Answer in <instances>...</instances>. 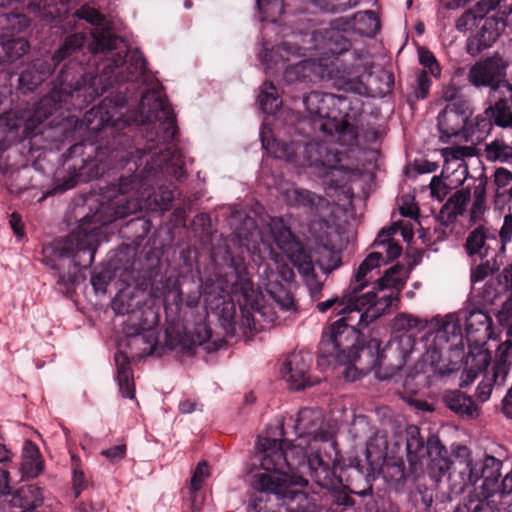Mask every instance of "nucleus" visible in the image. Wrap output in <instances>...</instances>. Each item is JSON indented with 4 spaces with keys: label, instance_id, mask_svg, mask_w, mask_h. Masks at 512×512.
Listing matches in <instances>:
<instances>
[{
    "label": "nucleus",
    "instance_id": "f257e3e1",
    "mask_svg": "<svg viewBox=\"0 0 512 512\" xmlns=\"http://www.w3.org/2000/svg\"><path fill=\"white\" fill-rule=\"evenodd\" d=\"M147 62L139 49L130 57L127 79L132 80L124 90L119 89L116 98H107L104 104L87 113L88 128L101 138H108L97 146L84 143L72 145L64 154L67 175L56 183L55 193L74 188L79 182L104 177L110 161L120 159L121 154L131 151L128 158L145 162L141 169L164 179L168 176L182 182L186 170L176 158L173 141L178 134L172 106L156 90L141 91L146 83Z\"/></svg>",
    "mask_w": 512,
    "mask_h": 512
},
{
    "label": "nucleus",
    "instance_id": "f03ea898",
    "mask_svg": "<svg viewBox=\"0 0 512 512\" xmlns=\"http://www.w3.org/2000/svg\"><path fill=\"white\" fill-rule=\"evenodd\" d=\"M87 38L82 33H74L65 37L57 49L51 54L35 58L23 64L18 78V89L23 93L33 92L48 79L57 69L56 77L51 81L50 91L35 104L28 117L25 130L28 134H40V125L47 121L48 126H58L62 121L78 122L79 116L72 112H81L96 98L110 90L101 103L91 108H99L109 97L116 98L119 89L124 90L132 80L127 79V66L131 54L125 41L110 31L96 28L92 32V40L88 44L90 54H103L105 63L100 75L90 64V56L84 52ZM84 114L83 122L88 128Z\"/></svg>",
    "mask_w": 512,
    "mask_h": 512
},
{
    "label": "nucleus",
    "instance_id": "7ed1b4c3",
    "mask_svg": "<svg viewBox=\"0 0 512 512\" xmlns=\"http://www.w3.org/2000/svg\"><path fill=\"white\" fill-rule=\"evenodd\" d=\"M126 151L120 159L104 163L107 176L113 170H122L117 183L111 182L105 188L102 200L93 214H86L79 220L76 230L64 238L56 239L53 252L61 259H69L67 274L59 272L57 286L60 292L69 293L80 282V268H88L94 261L99 245L101 228L118 219L141 211L147 202L153 201L161 210H169L174 200V191L157 178V172L149 174L139 171L138 160L128 158Z\"/></svg>",
    "mask_w": 512,
    "mask_h": 512
},
{
    "label": "nucleus",
    "instance_id": "20e7f679",
    "mask_svg": "<svg viewBox=\"0 0 512 512\" xmlns=\"http://www.w3.org/2000/svg\"><path fill=\"white\" fill-rule=\"evenodd\" d=\"M316 413L309 408L299 411L294 425L298 436L315 433L320 441L310 453L297 449L285 438L284 424L269 429L266 437H259L256 443L259 451L262 473L253 476L252 486L264 493L273 495L288 512H313L308 494L302 488L308 480L295 473L299 467H307L312 480L322 488H330L335 481V467L339 463L337 442L326 431H316Z\"/></svg>",
    "mask_w": 512,
    "mask_h": 512
},
{
    "label": "nucleus",
    "instance_id": "39448f33",
    "mask_svg": "<svg viewBox=\"0 0 512 512\" xmlns=\"http://www.w3.org/2000/svg\"><path fill=\"white\" fill-rule=\"evenodd\" d=\"M258 235L255 220L245 216L242 223L235 227L234 232L226 241V258L229 260L230 272L225 275V284L236 298L241 317L236 320V307L233 302L223 304L219 321L228 336L236 334V328L249 331H260L268 324L275 323L277 317L272 308L265 304L264 296L258 287H255L252 277L245 265V254L251 250V244L256 242Z\"/></svg>",
    "mask_w": 512,
    "mask_h": 512
},
{
    "label": "nucleus",
    "instance_id": "423d86ee",
    "mask_svg": "<svg viewBox=\"0 0 512 512\" xmlns=\"http://www.w3.org/2000/svg\"><path fill=\"white\" fill-rule=\"evenodd\" d=\"M351 320L352 317L339 318L323 330L318 346V366L332 363L344 366L342 375L347 381H355L372 370H376L380 379L391 377L380 371L385 359L381 341L366 338L357 329L359 325H366L349 322Z\"/></svg>",
    "mask_w": 512,
    "mask_h": 512
},
{
    "label": "nucleus",
    "instance_id": "0eeeda50",
    "mask_svg": "<svg viewBox=\"0 0 512 512\" xmlns=\"http://www.w3.org/2000/svg\"><path fill=\"white\" fill-rule=\"evenodd\" d=\"M325 54L332 58L319 59L322 78L333 80L337 89H346L361 94L365 91L362 77L369 66L366 52L350 51L351 43L344 33L337 28L325 29L322 33Z\"/></svg>",
    "mask_w": 512,
    "mask_h": 512
},
{
    "label": "nucleus",
    "instance_id": "6e6552de",
    "mask_svg": "<svg viewBox=\"0 0 512 512\" xmlns=\"http://www.w3.org/2000/svg\"><path fill=\"white\" fill-rule=\"evenodd\" d=\"M455 457L456 461L452 462L453 468L447 474L451 493L460 494L469 486H478L485 498L496 495L502 461L490 455L482 460L473 461L466 446H458Z\"/></svg>",
    "mask_w": 512,
    "mask_h": 512
},
{
    "label": "nucleus",
    "instance_id": "1a4fd4ad",
    "mask_svg": "<svg viewBox=\"0 0 512 512\" xmlns=\"http://www.w3.org/2000/svg\"><path fill=\"white\" fill-rule=\"evenodd\" d=\"M352 94H334V104L329 119L322 121L320 132L331 140H336L344 146H355L358 144L359 122L363 112V100L360 98L367 91L361 94L351 90L343 89Z\"/></svg>",
    "mask_w": 512,
    "mask_h": 512
},
{
    "label": "nucleus",
    "instance_id": "9d476101",
    "mask_svg": "<svg viewBox=\"0 0 512 512\" xmlns=\"http://www.w3.org/2000/svg\"><path fill=\"white\" fill-rule=\"evenodd\" d=\"M407 460L414 467L422 458L429 456L430 461L427 472L431 479L439 482L452 468V461L448 456L447 448L436 435H430L425 439L420 428L410 425L406 429Z\"/></svg>",
    "mask_w": 512,
    "mask_h": 512
},
{
    "label": "nucleus",
    "instance_id": "9b49d317",
    "mask_svg": "<svg viewBox=\"0 0 512 512\" xmlns=\"http://www.w3.org/2000/svg\"><path fill=\"white\" fill-rule=\"evenodd\" d=\"M302 155V164L318 169L323 177L332 176L328 182L329 188L341 189L342 192L348 191L344 177L333 179L336 171L345 175L354 174L356 171L354 166L348 164V156L345 152L325 142H309L303 146Z\"/></svg>",
    "mask_w": 512,
    "mask_h": 512
},
{
    "label": "nucleus",
    "instance_id": "f8f14e48",
    "mask_svg": "<svg viewBox=\"0 0 512 512\" xmlns=\"http://www.w3.org/2000/svg\"><path fill=\"white\" fill-rule=\"evenodd\" d=\"M404 269V265L397 263L374 281L372 290L375 291V298L373 302L363 306L358 314L357 324L368 325L372 318L379 316L390 308L394 301L399 300L398 293L405 285Z\"/></svg>",
    "mask_w": 512,
    "mask_h": 512
},
{
    "label": "nucleus",
    "instance_id": "ddd939ff",
    "mask_svg": "<svg viewBox=\"0 0 512 512\" xmlns=\"http://www.w3.org/2000/svg\"><path fill=\"white\" fill-rule=\"evenodd\" d=\"M269 229L276 246L287 255L298 272L307 280H314L315 269L311 252L293 234L284 219L271 218Z\"/></svg>",
    "mask_w": 512,
    "mask_h": 512
},
{
    "label": "nucleus",
    "instance_id": "4468645a",
    "mask_svg": "<svg viewBox=\"0 0 512 512\" xmlns=\"http://www.w3.org/2000/svg\"><path fill=\"white\" fill-rule=\"evenodd\" d=\"M507 68V61L495 54L473 64L468 71L467 80L475 88L488 87L489 97L495 98L502 89H512V84L507 79Z\"/></svg>",
    "mask_w": 512,
    "mask_h": 512
},
{
    "label": "nucleus",
    "instance_id": "2eb2a0df",
    "mask_svg": "<svg viewBox=\"0 0 512 512\" xmlns=\"http://www.w3.org/2000/svg\"><path fill=\"white\" fill-rule=\"evenodd\" d=\"M507 68V61L495 54L473 64L468 71L467 80L475 88L488 87L489 97L495 98L502 89H512V84L507 79Z\"/></svg>",
    "mask_w": 512,
    "mask_h": 512
},
{
    "label": "nucleus",
    "instance_id": "dca6fc26",
    "mask_svg": "<svg viewBox=\"0 0 512 512\" xmlns=\"http://www.w3.org/2000/svg\"><path fill=\"white\" fill-rule=\"evenodd\" d=\"M334 94L321 91L292 95V109L305 113L314 130L320 131L322 121L329 119L334 104Z\"/></svg>",
    "mask_w": 512,
    "mask_h": 512
},
{
    "label": "nucleus",
    "instance_id": "f3484780",
    "mask_svg": "<svg viewBox=\"0 0 512 512\" xmlns=\"http://www.w3.org/2000/svg\"><path fill=\"white\" fill-rule=\"evenodd\" d=\"M382 260L383 254L381 252H371L367 255L357 268L348 286V293L345 297L346 302L350 303V305L355 302H360L362 305L373 302L375 291L370 290L366 293H362V291L372 280L373 272L379 273Z\"/></svg>",
    "mask_w": 512,
    "mask_h": 512
},
{
    "label": "nucleus",
    "instance_id": "a211bd4d",
    "mask_svg": "<svg viewBox=\"0 0 512 512\" xmlns=\"http://www.w3.org/2000/svg\"><path fill=\"white\" fill-rule=\"evenodd\" d=\"M472 114L473 107L467 99H459L455 103H448L437 117L440 139L447 142L450 138L461 133L465 135L467 123Z\"/></svg>",
    "mask_w": 512,
    "mask_h": 512
},
{
    "label": "nucleus",
    "instance_id": "6ab92c4d",
    "mask_svg": "<svg viewBox=\"0 0 512 512\" xmlns=\"http://www.w3.org/2000/svg\"><path fill=\"white\" fill-rule=\"evenodd\" d=\"M312 356L310 353L294 352L284 362V377L292 389L302 390L318 383V379L309 374Z\"/></svg>",
    "mask_w": 512,
    "mask_h": 512
},
{
    "label": "nucleus",
    "instance_id": "aec40b11",
    "mask_svg": "<svg viewBox=\"0 0 512 512\" xmlns=\"http://www.w3.org/2000/svg\"><path fill=\"white\" fill-rule=\"evenodd\" d=\"M212 337L211 329L205 323L195 326L193 333L184 332L174 328L166 330V345L172 350L191 353L195 347L202 345Z\"/></svg>",
    "mask_w": 512,
    "mask_h": 512
},
{
    "label": "nucleus",
    "instance_id": "412c9836",
    "mask_svg": "<svg viewBox=\"0 0 512 512\" xmlns=\"http://www.w3.org/2000/svg\"><path fill=\"white\" fill-rule=\"evenodd\" d=\"M314 65L310 61H300L285 68L282 92L286 98L292 101V95H301L305 92L307 83L312 81L311 73Z\"/></svg>",
    "mask_w": 512,
    "mask_h": 512
},
{
    "label": "nucleus",
    "instance_id": "4be33fe9",
    "mask_svg": "<svg viewBox=\"0 0 512 512\" xmlns=\"http://www.w3.org/2000/svg\"><path fill=\"white\" fill-rule=\"evenodd\" d=\"M503 23L495 17H486L482 21L479 31L468 38L467 53L471 56L479 55L483 50L491 47L500 36Z\"/></svg>",
    "mask_w": 512,
    "mask_h": 512
},
{
    "label": "nucleus",
    "instance_id": "5701e85b",
    "mask_svg": "<svg viewBox=\"0 0 512 512\" xmlns=\"http://www.w3.org/2000/svg\"><path fill=\"white\" fill-rule=\"evenodd\" d=\"M445 406L458 417L466 420L479 416V407L474 399L461 390L446 391L442 397Z\"/></svg>",
    "mask_w": 512,
    "mask_h": 512
},
{
    "label": "nucleus",
    "instance_id": "b1692460",
    "mask_svg": "<svg viewBox=\"0 0 512 512\" xmlns=\"http://www.w3.org/2000/svg\"><path fill=\"white\" fill-rule=\"evenodd\" d=\"M327 507L330 512H363V507L354 496L350 489L343 484L331 486L327 496Z\"/></svg>",
    "mask_w": 512,
    "mask_h": 512
},
{
    "label": "nucleus",
    "instance_id": "393cba45",
    "mask_svg": "<svg viewBox=\"0 0 512 512\" xmlns=\"http://www.w3.org/2000/svg\"><path fill=\"white\" fill-rule=\"evenodd\" d=\"M509 371L510 367H508L505 359L495 358L491 375H485L483 380L477 386L476 395L478 399L482 402L488 400L494 386L504 385Z\"/></svg>",
    "mask_w": 512,
    "mask_h": 512
},
{
    "label": "nucleus",
    "instance_id": "a878e982",
    "mask_svg": "<svg viewBox=\"0 0 512 512\" xmlns=\"http://www.w3.org/2000/svg\"><path fill=\"white\" fill-rule=\"evenodd\" d=\"M115 363L117 368L116 381L121 395L125 398H135V384L133 370L127 354L119 351L115 354Z\"/></svg>",
    "mask_w": 512,
    "mask_h": 512
},
{
    "label": "nucleus",
    "instance_id": "bb28decb",
    "mask_svg": "<svg viewBox=\"0 0 512 512\" xmlns=\"http://www.w3.org/2000/svg\"><path fill=\"white\" fill-rule=\"evenodd\" d=\"M43 503L42 489L36 485H25L16 490L12 495L10 504L13 508L21 509V512H33Z\"/></svg>",
    "mask_w": 512,
    "mask_h": 512
},
{
    "label": "nucleus",
    "instance_id": "cd10ccee",
    "mask_svg": "<svg viewBox=\"0 0 512 512\" xmlns=\"http://www.w3.org/2000/svg\"><path fill=\"white\" fill-rule=\"evenodd\" d=\"M470 198L471 192L469 189L456 191L442 206L439 212V218L445 225L453 223L458 216H462L465 213Z\"/></svg>",
    "mask_w": 512,
    "mask_h": 512
},
{
    "label": "nucleus",
    "instance_id": "c85d7f7f",
    "mask_svg": "<svg viewBox=\"0 0 512 512\" xmlns=\"http://www.w3.org/2000/svg\"><path fill=\"white\" fill-rule=\"evenodd\" d=\"M262 146L275 158L285 159L287 162L300 164L298 152H302L303 146L295 142H286L273 139L271 142L261 138Z\"/></svg>",
    "mask_w": 512,
    "mask_h": 512
},
{
    "label": "nucleus",
    "instance_id": "c756f323",
    "mask_svg": "<svg viewBox=\"0 0 512 512\" xmlns=\"http://www.w3.org/2000/svg\"><path fill=\"white\" fill-rule=\"evenodd\" d=\"M348 288L344 291L341 298L335 297L332 299H328L323 302H319L317 304L318 311L324 313L328 311L330 308H334V311L343 317H352L350 322L355 323L358 318V314L362 311L363 306L360 302H355L350 305V303L346 302L345 297L347 296Z\"/></svg>",
    "mask_w": 512,
    "mask_h": 512
},
{
    "label": "nucleus",
    "instance_id": "7c9ffc66",
    "mask_svg": "<svg viewBox=\"0 0 512 512\" xmlns=\"http://www.w3.org/2000/svg\"><path fill=\"white\" fill-rule=\"evenodd\" d=\"M29 25L30 20L24 14L0 11V39L15 37Z\"/></svg>",
    "mask_w": 512,
    "mask_h": 512
},
{
    "label": "nucleus",
    "instance_id": "2f4dec72",
    "mask_svg": "<svg viewBox=\"0 0 512 512\" xmlns=\"http://www.w3.org/2000/svg\"><path fill=\"white\" fill-rule=\"evenodd\" d=\"M291 287V285L284 284L277 279H269L266 284V291L281 310L290 311L295 310Z\"/></svg>",
    "mask_w": 512,
    "mask_h": 512
},
{
    "label": "nucleus",
    "instance_id": "473e14b6",
    "mask_svg": "<svg viewBox=\"0 0 512 512\" xmlns=\"http://www.w3.org/2000/svg\"><path fill=\"white\" fill-rule=\"evenodd\" d=\"M69 0H32L29 3L30 12L41 20L52 22L61 16V6H64Z\"/></svg>",
    "mask_w": 512,
    "mask_h": 512
},
{
    "label": "nucleus",
    "instance_id": "72a5a7b5",
    "mask_svg": "<svg viewBox=\"0 0 512 512\" xmlns=\"http://www.w3.org/2000/svg\"><path fill=\"white\" fill-rule=\"evenodd\" d=\"M287 201L290 205L309 209L316 212L319 205L325 202L324 198L303 188H294L287 191Z\"/></svg>",
    "mask_w": 512,
    "mask_h": 512
},
{
    "label": "nucleus",
    "instance_id": "f704fd0d",
    "mask_svg": "<svg viewBox=\"0 0 512 512\" xmlns=\"http://www.w3.org/2000/svg\"><path fill=\"white\" fill-rule=\"evenodd\" d=\"M450 342L449 349L462 342L461 327L455 322H444L435 333L433 346L435 350H442Z\"/></svg>",
    "mask_w": 512,
    "mask_h": 512
},
{
    "label": "nucleus",
    "instance_id": "c9c22d12",
    "mask_svg": "<svg viewBox=\"0 0 512 512\" xmlns=\"http://www.w3.org/2000/svg\"><path fill=\"white\" fill-rule=\"evenodd\" d=\"M493 125H495L494 119L487 107L483 113L478 114L473 120H468L465 136L477 134V139H481L491 132Z\"/></svg>",
    "mask_w": 512,
    "mask_h": 512
},
{
    "label": "nucleus",
    "instance_id": "e433bc0d",
    "mask_svg": "<svg viewBox=\"0 0 512 512\" xmlns=\"http://www.w3.org/2000/svg\"><path fill=\"white\" fill-rule=\"evenodd\" d=\"M485 157L490 162H503L512 164V146L508 145L503 139H495L486 144Z\"/></svg>",
    "mask_w": 512,
    "mask_h": 512
},
{
    "label": "nucleus",
    "instance_id": "4c0bfd02",
    "mask_svg": "<svg viewBox=\"0 0 512 512\" xmlns=\"http://www.w3.org/2000/svg\"><path fill=\"white\" fill-rule=\"evenodd\" d=\"M258 98L261 109L268 114L275 113L282 104L277 89L271 81H265L262 84Z\"/></svg>",
    "mask_w": 512,
    "mask_h": 512
},
{
    "label": "nucleus",
    "instance_id": "58836bf2",
    "mask_svg": "<svg viewBox=\"0 0 512 512\" xmlns=\"http://www.w3.org/2000/svg\"><path fill=\"white\" fill-rule=\"evenodd\" d=\"M142 302L129 292H119L112 301V309L117 315L136 314L140 311Z\"/></svg>",
    "mask_w": 512,
    "mask_h": 512
},
{
    "label": "nucleus",
    "instance_id": "ea45409f",
    "mask_svg": "<svg viewBox=\"0 0 512 512\" xmlns=\"http://www.w3.org/2000/svg\"><path fill=\"white\" fill-rule=\"evenodd\" d=\"M2 40L1 49L7 61L13 62L29 51L30 44L24 37H11Z\"/></svg>",
    "mask_w": 512,
    "mask_h": 512
},
{
    "label": "nucleus",
    "instance_id": "a19ab883",
    "mask_svg": "<svg viewBox=\"0 0 512 512\" xmlns=\"http://www.w3.org/2000/svg\"><path fill=\"white\" fill-rule=\"evenodd\" d=\"M208 475L209 473L207 463L205 461L199 462L194 470L189 486V509L191 512H199V508L195 503V498L199 490L202 488L204 480Z\"/></svg>",
    "mask_w": 512,
    "mask_h": 512
},
{
    "label": "nucleus",
    "instance_id": "79ce46f5",
    "mask_svg": "<svg viewBox=\"0 0 512 512\" xmlns=\"http://www.w3.org/2000/svg\"><path fill=\"white\" fill-rule=\"evenodd\" d=\"M478 184L474 188V201L470 211V220L472 222H477L481 216L484 214L486 209L485 206V197H486V186H487V177H480L478 179Z\"/></svg>",
    "mask_w": 512,
    "mask_h": 512
},
{
    "label": "nucleus",
    "instance_id": "37998d69",
    "mask_svg": "<svg viewBox=\"0 0 512 512\" xmlns=\"http://www.w3.org/2000/svg\"><path fill=\"white\" fill-rule=\"evenodd\" d=\"M492 360L491 353L488 350H479L476 354H472L467 359V376L473 380L478 373L485 371Z\"/></svg>",
    "mask_w": 512,
    "mask_h": 512
},
{
    "label": "nucleus",
    "instance_id": "c03bdc74",
    "mask_svg": "<svg viewBox=\"0 0 512 512\" xmlns=\"http://www.w3.org/2000/svg\"><path fill=\"white\" fill-rule=\"evenodd\" d=\"M492 320L490 316L482 311H472L469 317L466 319V331L468 334H472L480 330L483 327L485 330L491 326Z\"/></svg>",
    "mask_w": 512,
    "mask_h": 512
},
{
    "label": "nucleus",
    "instance_id": "a18cd8bd",
    "mask_svg": "<svg viewBox=\"0 0 512 512\" xmlns=\"http://www.w3.org/2000/svg\"><path fill=\"white\" fill-rule=\"evenodd\" d=\"M486 241V233L483 226H479L471 231L466 239L465 248L467 253L472 256L478 254Z\"/></svg>",
    "mask_w": 512,
    "mask_h": 512
},
{
    "label": "nucleus",
    "instance_id": "49530a36",
    "mask_svg": "<svg viewBox=\"0 0 512 512\" xmlns=\"http://www.w3.org/2000/svg\"><path fill=\"white\" fill-rule=\"evenodd\" d=\"M320 268L325 273H330L338 269L342 265V258L340 251L326 249L318 260Z\"/></svg>",
    "mask_w": 512,
    "mask_h": 512
},
{
    "label": "nucleus",
    "instance_id": "de8ad7c7",
    "mask_svg": "<svg viewBox=\"0 0 512 512\" xmlns=\"http://www.w3.org/2000/svg\"><path fill=\"white\" fill-rule=\"evenodd\" d=\"M419 62L431 76L440 77V65L431 51L426 48L419 49Z\"/></svg>",
    "mask_w": 512,
    "mask_h": 512
},
{
    "label": "nucleus",
    "instance_id": "09e8293b",
    "mask_svg": "<svg viewBox=\"0 0 512 512\" xmlns=\"http://www.w3.org/2000/svg\"><path fill=\"white\" fill-rule=\"evenodd\" d=\"M297 50L298 48L295 45H291L288 42H282L281 44L274 47L270 52L266 53L265 58L267 62L273 63L277 66L279 64V60L276 59V57L279 56L283 62L282 65L284 66V55L295 53Z\"/></svg>",
    "mask_w": 512,
    "mask_h": 512
},
{
    "label": "nucleus",
    "instance_id": "8fccbe9b",
    "mask_svg": "<svg viewBox=\"0 0 512 512\" xmlns=\"http://www.w3.org/2000/svg\"><path fill=\"white\" fill-rule=\"evenodd\" d=\"M430 74L427 70H419L416 74V87L414 94L417 99H425L429 95V91L432 85Z\"/></svg>",
    "mask_w": 512,
    "mask_h": 512
},
{
    "label": "nucleus",
    "instance_id": "3c124183",
    "mask_svg": "<svg viewBox=\"0 0 512 512\" xmlns=\"http://www.w3.org/2000/svg\"><path fill=\"white\" fill-rule=\"evenodd\" d=\"M412 499L417 507V512H430L433 503V492L428 488L418 489Z\"/></svg>",
    "mask_w": 512,
    "mask_h": 512
},
{
    "label": "nucleus",
    "instance_id": "603ef678",
    "mask_svg": "<svg viewBox=\"0 0 512 512\" xmlns=\"http://www.w3.org/2000/svg\"><path fill=\"white\" fill-rule=\"evenodd\" d=\"M257 6L260 13L263 15V20L276 22V18L271 16L268 11L273 10L281 13L283 5L281 0H257Z\"/></svg>",
    "mask_w": 512,
    "mask_h": 512
},
{
    "label": "nucleus",
    "instance_id": "864d4df0",
    "mask_svg": "<svg viewBox=\"0 0 512 512\" xmlns=\"http://www.w3.org/2000/svg\"><path fill=\"white\" fill-rule=\"evenodd\" d=\"M400 229V226L397 223H394L392 226L388 228H383L377 235L374 240L372 247L380 248L388 245L393 242V235Z\"/></svg>",
    "mask_w": 512,
    "mask_h": 512
},
{
    "label": "nucleus",
    "instance_id": "5fc2aeb1",
    "mask_svg": "<svg viewBox=\"0 0 512 512\" xmlns=\"http://www.w3.org/2000/svg\"><path fill=\"white\" fill-rule=\"evenodd\" d=\"M512 354V326L507 331V339L498 347L496 351V359L503 358L511 368L512 362L510 360Z\"/></svg>",
    "mask_w": 512,
    "mask_h": 512
},
{
    "label": "nucleus",
    "instance_id": "6e6d98bb",
    "mask_svg": "<svg viewBox=\"0 0 512 512\" xmlns=\"http://www.w3.org/2000/svg\"><path fill=\"white\" fill-rule=\"evenodd\" d=\"M76 15L80 19H84L87 22L98 25L103 20L102 14L95 8L88 5H84L76 11Z\"/></svg>",
    "mask_w": 512,
    "mask_h": 512
},
{
    "label": "nucleus",
    "instance_id": "4d7b16f0",
    "mask_svg": "<svg viewBox=\"0 0 512 512\" xmlns=\"http://www.w3.org/2000/svg\"><path fill=\"white\" fill-rule=\"evenodd\" d=\"M294 278L295 273L293 269L289 265L283 264L278 267V271L274 275H272L271 279H277L284 284L292 286Z\"/></svg>",
    "mask_w": 512,
    "mask_h": 512
},
{
    "label": "nucleus",
    "instance_id": "13d9d810",
    "mask_svg": "<svg viewBox=\"0 0 512 512\" xmlns=\"http://www.w3.org/2000/svg\"><path fill=\"white\" fill-rule=\"evenodd\" d=\"M512 182V172L499 167L494 172V183L498 188H504Z\"/></svg>",
    "mask_w": 512,
    "mask_h": 512
},
{
    "label": "nucleus",
    "instance_id": "bf43d9fd",
    "mask_svg": "<svg viewBox=\"0 0 512 512\" xmlns=\"http://www.w3.org/2000/svg\"><path fill=\"white\" fill-rule=\"evenodd\" d=\"M140 344H148V345H150V347L148 349L144 348L143 351L141 353H139L138 355H142V354L150 355L153 353L154 349L151 345V341L148 340V337L145 334L137 332L134 335H131L128 337L127 345L129 347L140 345Z\"/></svg>",
    "mask_w": 512,
    "mask_h": 512
},
{
    "label": "nucleus",
    "instance_id": "052dcab7",
    "mask_svg": "<svg viewBox=\"0 0 512 512\" xmlns=\"http://www.w3.org/2000/svg\"><path fill=\"white\" fill-rule=\"evenodd\" d=\"M72 481L75 495L78 497L87 486L85 474L79 467L73 468Z\"/></svg>",
    "mask_w": 512,
    "mask_h": 512
},
{
    "label": "nucleus",
    "instance_id": "680f3d73",
    "mask_svg": "<svg viewBox=\"0 0 512 512\" xmlns=\"http://www.w3.org/2000/svg\"><path fill=\"white\" fill-rule=\"evenodd\" d=\"M501 498L512 495V469L498 481L497 493Z\"/></svg>",
    "mask_w": 512,
    "mask_h": 512
},
{
    "label": "nucleus",
    "instance_id": "e2e57ef3",
    "mask_svg": "<svg viewBox=\"0 0 512 512\" xmlns=\"http://www.w3.org/2000/svg\"><path fill=\"white\" fill-rule=\"evenodd\" d=\"M249 512H275L271 507H268L264 495L255 496L248 506Z\"/></svg>",
    "mask_w": 512,
    "mask_h": 512
},
{
    "label": "nucleus",
    "instance_id": "0e129e2a",
    "mask_svg": "<svg viewBox=\"0 0 512 512\" xmlns=\"http://www.w3.org/2000/svg\"><path fill=\"white\" fill-rule=\"evenodd\" d=\"M383 249L386 252V258L383 257V260L381 261L382 264H387L388 262L395 260L402 253V246L395 241L384 246Z\"/></svg>",
    "mask_w": 512,
    "mask_h": 512
},
{
    "label": "nucleus",
    "instance_id": "69168bd1",
    "mask_svg": "<svg viewBox=\"0 0 512 512\" xmlns=\"http://www.w3.org/2000/svg\"><path fill=\"white\" fill-rule=\"evenodd\" d=\"M419 320L411 315L401 314L396 317L395 326L398 329H412L416 328Z\"/></svg>",
    "mask_w": 512,
    "mask_h": 512
},
{
    "label": "nucleus",
    "instance_id": "338daca9",
    "mask_svg": "<svg viewBox=\"0 0 512 512\" xmlns=\"http://www.w3.org/2000/svg\"><path fill=\"white\" fill-rule=\"evenodd\" d=\"M500 239L503 244L511 241L512 238V214L504 216V222L500 229Z\"/></svg>",
    "mask_w": 512,
    "mask_h": 512
},
{
    "label": "nucleus",
    "instance_id": "774afa93",
    "mask_svg": "<svg viewBox=\"0 0 512 512\" xmlns=\"http://www.w3.org/2000/svg\"><path fill=\"white\" fill-rule=\"evenodd\" d=\"M126 454V445L121 444L109 449L103 450L102 455L111 461H118L125 457Z\"/></svg>",
    "mask_w": 512,
    "mask_h": 512
}]
</instances>
